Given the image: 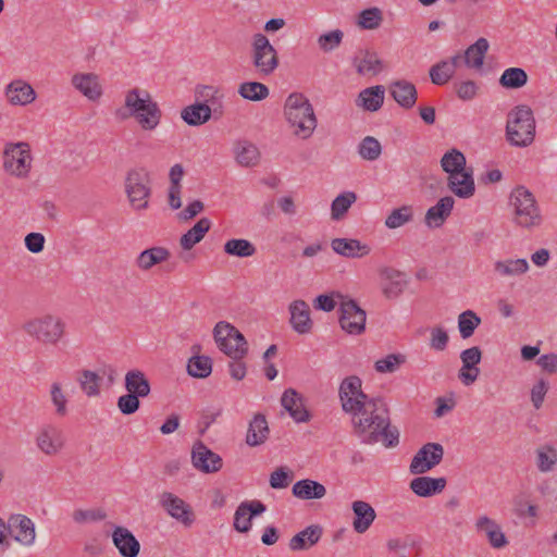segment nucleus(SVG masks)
Segmentation results:
<instances>
[{
    "mask_svg": "<svg viewBox=\"0 0 557 557\" xmlns=\"http://www.w3.org/2000/svg\"><path fill=\"white\" fill-rule=\"evenodd\" d=\"M351 417L352 431L362 443L382 442L385 447H395L399 442L397 428L391 426L387 405L381 398L367 403Z\"/></svg>",
    "mask_w": 557,
    "mask_h": 557,
    "instance_id": "obj_1",
    "label": "nucleus"
},
{
    "mask_svg": "<svg viewBox=\"0 0 557 557\" xmlns=\"http://www.w3.org/2000/svg\"><path fill=\"white\" fill-rule=\"evenodd\" d=\"M284 116L293 135L300 139H309L318 125L313 106L300 92H293L286 98Z\"/></svg>",
    "mask_w": 557,
    "mask_h": 557,
    "instance_id": "obj_2",
    "label": "nucleus"
},
{
    "mask_svg": "<svg viewBox=\"0 0 557 557\" xmlns=\"http://www.w3.org/2000/svg\"><path fill=\"white\" fill-rule=\"evenodd\" d=\"M124 107L127 112L117 111L121 119L133 116L144 131H152L160 123L161 110L146 90L138 88L128 90L125 95Z\"/></svg>",
    "mask_w": 557,
    "mask_h": 557,
    "instance_id": "obj_3",
    "label": "nucleus"
},
{
    "mask_svg": "<svg viewBox=\"0 0 557 557\" xmlns=\"http://www.w3.org/2000/svg\"><path fill=\"white\" fill-rule=\"evenodd\" d=\"M22 330L32 339L44 346H58L66 337L65 320L54 313H44L24 322Z\"/></svg>",
    "mask_w": 557,
    "mask_h": 557,
    "instance_id": "obj_4",
    "label": "nucleus"
},
{
    "mask_svg": "<svg viewBox=\"0 0 557 557\" xmlns=\"http://www.w3.org/2000/svg\"><path fill=\"white\" fill-rule=\"evenodd\" d=\"M512 207V221L521 228L531 231L543 223L540 207L534 195L524 186H517L510 194Z\"/></svg>",
    "mask_w": 557,
    "mask_h": 557,
    "instance_id": "obj_5",
    "label": "nucleus"
},
{
    "mask_svg": "<svg viewBox=\"0 0 557 557\" xmlns=\"http://www.w3.org/2000/svg\"><path fill=\"white\" fill-rule=\"evenodd\" d=\"M506 137L516 147H528L534 141L535 120L529 106H516L508 113Z\"/></svg>",
    "mask_w": 557,
    "mask_h": 557,
    "instance_id": "obj_6",
    "label": "nucleus"
},
{
    "mask_svg": "<svg viewBox=\"0 0 557 557\" xmlns=\"http://www.w3.org/2000/svg\"><path fill=\"white\" fill-rule=\"evenodd\" d=\"M2 161L7 174L18 180L28 178L34 161L30 145L26 141L7 143Z\"/></svg>",
    "mask_w": 557,
    "mask_h": 557,
    "instance_id": "obj_7",
    "label": "nucleus"
},
{
    "mask_svg": "<svg viewBox=\"0 0 557 557\" xmlns=\"http://www.w3.org/2000/svg\"><path fill=\"white\" fill-rule=\"evenodd\" d=\"M250 60L256 73L260 77L272 75L280 64L276 49L269 38L261 34H255L251 41Z\"/></svg>",
    "mask_w": 557,
    "mask_h": 557,
    "instance_id": "obj_8",
    "label": "nucleus"
},
{
    "mask_svg": "<svg viewBox=\"0 0 557 557\" xmlns=\"http://www.w3.org/2000/svg\"><path fill=\"white\" fill-rule=\"evenodd\" d=\"M213 337L220 350L233 360H242L247 355V341L244 335L228 322H218L213 329Z\"/></svg>",
    "mask_w": 557,
    "mask_h": 557,
    "instance_id": "obj_9",
    "label": "nucleus"
},
{
    "mask_svg": "<svg viewBox=\"0 0 557 557\" xmlns=\"http://www.w3.org/2000/svg\"><path fill=\"white\" fill-rule=\"evenodd\" d=\"M125 191L133 209H147L151 194L148 172L144 169L131 170L125 178Z\"/></svg>",
    "mask_w": 557,
    "mask_h": 557,
    "instance_id": "obj_10",
    "label": "nucleus"
},
{
    "mask_svg": "<svg viewBox=\"0 0 557 557\" xmlns=\"http://www.w3.org/2000/svg\"><path fill=\"white\" fill-rule=\"evenodd\" d=\"M338 396L343 411L350 416L360 411L368 405L367 403H371L374 399L363 393L362 382L356 375L347 376L342 381Z\"/></svg>",
    "mask_w": 557,
    "mask_h": 557,
    "instance_id": "obj_11",
    "label": "nucleus"
},
{
    "mask_svg": "<svg viewBox=\"0 0 557 557\" xmlns=\"http://www.w3.org/2000/svg\"><path fill=\"white\" fill-rule=\"evenodd\" d=\"M36 449L46 457L61 455L66 446L64 431L54 423L41 425L34 437Z\"/></svg>",
    "mask_w": 557,
    "mask_h": 557,
    "instance_id": "obj_12",
    "label": "nucleus"
},
{
    "mask_svg": "<svg viewBox=\"0 0 557 557\" xmlns=\"http://www.w3.org/2000/svg\"><path fill=\"white\" fill-rule=\"evenodd\" d=\"M339 325L349 335H360L366 331L367 313L352 299H346L339 294Z\"/></svg>",
    "mask_w": 557,
    "mask_h": 557,
    "instance_id": "obj_13",
    "label": "nucleus"
},
{
    "mask_svg": "<svg viewBox=\"0 0 557 557\" xmlns=\"http://www.w3.org/2000/svg\"><path fill=\"white\" fill-rule=\"evenodd\" d=\"M444 457V448L438 443L424 444L413 456L409 471L412 474H422L441 463Z\"/></svg>",
    "mask_w": 557,
    "mask_h": 557,
    "instance_id": "obj_14",
    "label": "nucleus"
},
{
    "mask_svg": "<svg viewBox=\"0 0 557 557\" xmlns=\"http://www.w3.org/2000/svg\"><path fill=\"white\" fill-rule=\"evenodd\" d=\"M8 533L21 546L32 547L36 543L35 523L25 515L14 513L8 518Z\"/></svg>",
    "mask_w": 557,
    "mask_h": 557,
    "instance_id": "obj_15",
    "label": "nucleus"
},
{
    "mask_svg": "<svg viewBox=\"0 0 557 557\" xmlns=\"http://www.w3.org/2000/svg\"><path fill=\"white\" fill-rule=\"evenodd\" d=\"M159 503L170 517L184 527L188 528L195 522L196 517L191 506L175 494L163 492L160 495Z\"/></svg>",
    "mask_w": 557,
    "mask_h": 557,
    "instance_id": "obj_16",
    "label": "nucleus"
},
{
    "mask_svg": "<svg viewBox=\"0 0 557 557\" xmlns=\"http://www.w3.org/2000/svg\"><path fill=\"white\" fill-rule=\"evenodd\" d=\"M193 466L203 473H215L221 470L223 466L222 458L211 449H209L202 442L194 444L191 449Z\"/></svg>",
    "mask_w": 557,
    "mask_h": 557,
    "instance_id": "obj_17",
    "label": "nucleus"
},
{
    "mask_svg": "<svg viewBox=\"0 0 557 557\" xmlns=\"http://www.w3.org/2000/svg\"><path fill=\"white\" fill-rule=\"evenodd\" d=\"M331 248L335 253L347 259H361L371 252V247L357 238H333Z\"/></svg>",
    "mask_w": 557,
    "mask_h": 557,
    "instance_id": "obj_18",
    "label": "nucleus"
},
{
    "mask_svg": "<svg viewBox=\"0 0 557 557\" xmlns=\"http://www.w3.org/2000/svg\"><path fill=\"white\" fill-rule=\"evenodd\" d=\"M265 506L260 500H247L239 504L234 513V529L240 533H247L251 529L255 516L265 511Z\"/></svg>",
    "mask_w": 557,
    "mask_h": 557,
    "instance_id": "obj_19",
    "label": "nucleus"
},
{
    "mask_svg": "<svg viewBox=\"0 0 557 557\" xmlns=\"http://www.w3.org/2000/svg\"><path fill=\"white\" fill-rule=\"evenodd\" d=\"M281 404L297 423L308 422L311 418L306 409L302 396L294 388H287L281 398Z\"/></svg>",
    "mask_w": 557,
    "mask_h": 557,
    "instance_id": "obj_20",
    "label": "nucleus"
},
{
    "mask_svg": "<svg viewBox=\"0 0 557 557\" xmlns=\"http://www.w3.org/2000/svg\"><path fill=\"white\" fill-rule=\"evenodd\" d=\"M389 94L396 103L409 110L414 107L418 99V91L416 86L406 79H397L389 84Z\"/></svg>",
    "mask_w": 557,
    "mask_h": 557,
    "instance_id": "obj_21",
    "label": "nucleus"
},
{
    "mask_svg": "<svg viewBox=\"0 0 557 557\" xmlns=\"http://www.w3.org/2000/svg\"><path fill=\"white\" fill-rule=\"evenodd\" d=\"M380 276L382 280V293L388 299L397 298L407 285L405 275L393 268L386 267L381 269Z\"/></svg>",
    "mask_w": 557,
    "mask_h": 557,
    "instance_id": "obj_22",
    "label": "nucleus"
},
{
    "mask_svg": "<svg viewBox=\"0 0 557 557\" xmlns=\"http://www.w3.org/2000/svg\"><path fill=\"white\" fill-rule=\"evenodd\" d=\"M270 435V428L264 414L256 413L248 423L245 443L249 447L263 445Z\"/></svg>",
    "mask_w": 557,
    "mask_h": 557,
    "instance_id": "obj_23",
    "label": "nucleus"
},
{
    "mask_svg": "<svg viewBox=\"0 0 557 557\" xmlns=\"http://www.w3.org/2000/svg\"><path fill=\"white\" fill-rule=\"evenodd\" d=\"M5 97L12 106H27L35 101L36 92L25 81L15 79L5 87Z\"/></svg>",
    "mask_w": 557,
    "mask_h": 557,
    "instance_id": "obj_24",
    "label": "nucleus"
},
{
    "mask_svg": "<svg viewBox=\"0 0 557 557\" xmlns=\"http://www.w3.org/2000/svg\"><path fill=\"white\" fill-rule=\"evenodd\" d=\"M72 85L91 101H97L102 95L99 77L94 73L74 74L72 76Z\"/></svg>",
    "mask_w": 557,
    "mask_h": 557,
    "instance_id": "obj_25",
    "label": "nucleus"
},
{
    "mask_svg": "<svg viewBox=\"0 0 557 557\" xmlns=\"http://www.w3.org/2000/svg\"><path fill=\"white\" fill-rule=\"evenodd\" d=\"M447 186L449 190L459 198L468 199L475 193V184L472 171L467 170L455 175H448Z\"/></svg>",
    "mask_w": 557,
    "mask_h": 557,
    "instance_id": "obj_26",
    "label": "nucleus"
},
{
    "mask_svg": "<svg viewBox=\"0 0 557 557\" xmlns=\"http://www.w3.org/2000/svg\"><path fill=\"white\" fill-rule=\"evenodd\" d=\"M290 324L299 334H307L312 329L310 308L304 300H295L289 305Z\"/></svg>",
    "mask_w": 557,
    "mask_h": 557,
    "instance_id": "obj_27",
    "label": "nucleus"
},
{
    "mask_svg": "<svg viewBox=\"0 0 557 557\" xmlns=\"http://www.w3.org/2000/svg\"><path fill=\"white\" fill-rule=\"evenodd\" d=\"M112 540L123 557H137L140 544L128 529L116 527Z\"/></svg>",
    "mask_w": 557,
    "mask_h": 557,
    "instance_id": "obj_28",
    "label": "nucleus"
},
{
    "mask_svg": "<svg viewBox=\"0 0 557 557\" xmlns=\"http://www.w3.org/2000/svg\"><path fill=\"white\" fill-rule=\"evenodd\" d=\"M445 478L417 476L410 482V490L420 497H430L444 491Z\"/></svg>",
    "mask_w": 557,
    "mask_h": 557,
    "instance_id": "obj_29",
    "label": "nucleus"
},
{
    "mask_svg": "<svg viewBox=\"0 0 557 557\" xmlns=\"http://www.w3.org/2000/svg\"><path fill=\"white\" fill-rule=\"evenodd\" d=\"M351 509L355 513L352 521L354 530L360 534L364 533L376 518L375 510L369 503L363 500H355L351 505Z\"/></svg>",
    "mask_w": 557,
    "mask_h": 557,
    "instance_id": "obj_30",
    "label": "nucleus"
},
{
    "mask_svg": "<svg viewBox=\"0 0 557 557\" xmlns=\"http://www.w3.org/2000/svg\"><path fill=\"white\" fill-rule=\"evenodd\" d=\"M171 253L169 249L162 246H154L143 250L135 260V265L141 271H149L154 265L169 260Z\"/></svg>",
    "mask_w": 557,
    "mask_h": 557,
    "instance_id": "obj_31",
    "label": "nucleus"
},
{
    "mask_svg": "<svg viewBox=\"0 0 557 557\" xmlns=\"http://www.w3.org/2000/svg\"><path fill=\"white\" fill-rule=\"evenodd\" d=\"M384 98L385 88L382 85H376L361 90L356 99V104L366 111L375 112L382 108Z\"/></svg>",
    "mask_w": 557,
    "mask_h": 557,
    "instance_id": "obj_32",
    "label": "nucleus"
},
{
    "mask_svg": "<svg viewBox=\"0 0 557 557\" xmlns=\"http://www.w3.org/2000/svg\"><path fill=\"white\" fill-rule=\"evenodd\" d=\"M352 63L360 75H377L383 71V63L373 51L363 50L359 51Z\"/></svg>",
    "mask_w": 557,
    "mask_h": 557,
    "instance_id": "obj_33",
    "label": "nucleus"
},
{
    "mask_svg": "<svg viewBox=\"0 0 557 557\" xmlns=\"http://www.w3.org/2000/svg\"><path fill=\"white\" fill-rule=\"evenodd\" d=\"M292 493L302 500L321 499L326 495V488L318 481L304 479L293 485Z\"/></svg>",
    "mask_w": 557,
    "mask_h": 557,
    "instance_id": "obj_34",
    "label": "nucleus"
},
{
    "mask_svg": "<svg viewBox=\"0 0 557 557\" xmlns=\"http://www.w3.org/2000/svg\"><path fill=\"white\" fill-rule=\"evenodd\" d=\"M321 536L322 528L320 525H309L289 540V548L294 552L309 549L320 541Z\"/></svg>",
    "mask_w": 557,
    "mask_h": 557,
    "instance_id": "obj_35",
    "label": "nucleus"
},
{
    "mask_svg": "<svg viewBox=\"0 0 557 557\" xmlns=\"http://www.w3.org/2000/svg\"><path fill=\"white\" fill-rule=\"evenodd\" d=\"M455 200L450 196L441 198L437 203L431 207L425 214V223L429 226L440 227L450 215Z\"/></svg>",
    "mask_w": 557,
    "mask_h": 557,
    "instance_id": "obj_36",
    "label": "nucleus"
},
{
    "mask_svg": "<svg viewBox=\"0 0 557 557\" xmlns=\"http://www.w3.org/2000/svg\"><path fill=\"white\" fill-rule=\"evenodd\" d=\"M125 389L138 398H145L150 394V383L140 370H131L125 374Z\"/></svg>",
    "mask_w": 557,
    "mask_h": 557,
    "instance_id": "obj_37",
    "label": "nucleus"
},
{
    "mask_svg": "<svg viewBox=\"0 0 557 557\" xmlns=\"http://www.w3.org/2000/svg\"><path fill=\"white\" fill-rule=\"evenodd\" d=\"M76 382L81 391L88 397H98L101 393L102 377L91 370H82L78 372Z\"/></svg>",
    "mask_w": 557,
    "mask_h": 557,
    "instance_id": "obj_38",
    "label": "nucleus"
},
{
    "mask_svg": "<svg viewBox=\"0 0 557 557\" xmlns=\"http://www.w3.org/2000/svg\"><path fill=\"white\" fill-rule=\"evenodd\" d=\"M211 228V221L208 218H201L190 230H188L180 239V245L184 250H190L196 244L200 243L205 235Z\"/></svg>",
    "mask_w": 557,
    "mask_h": 557,
    "instance_id": "obj_39",
    "label": "nucleus"
},
{
    "mask_svg": "<svg viewBox=\"0 0 557 557\" xmlns=\"http://www.w3.org/2000/svg\"><path fill=\"white\" fill-rule=\"evenodd\" d=\"M211 108L206 103H195L187 106L181 112L185 123L190 126H198L207 123L211 119Z\"/></svg>",
    "mask_w": 557,
    "mask_h": 557,
    "instance_id": "obj_40",
    "label": "nucleus"
},
{
    "mask_svg": "<svg viewBox=\"0 0 557 557\" xmlns=\"http://www.w3.org/2000/svg\"><path fill=\"white\" fill-rule=\"evenodd\" d=\"M488 50V41L485 38H479L473 45L465 51L463 62L468 67L481 70L484 64V58Z\"/></svg>",
    "mask_w": 557,
    "mask_h": 557,
    "instance_id": "obj_41",
    "label": "nucleus"
},
{
    "mask_svg": "<svg viewBox=\"0 0 557 557\" xmlns=\"http://www.w3.org/2000/svg\"><path fill=\"white\" fill-rule=\"evenodd\" d=\"M536 468L542 473L554 471L557 466V449L549 444H544L535 449Z\"/></svg>",
    "mask_w": 557,
    "mask_h": 557,
    "instance_id": "obj_42",
    "label": "nucleus"
},
{
    "mask_svg": "<svg viewBox=\"0 0 557 557\" xmlns=\"http://www.w3.org/2000/svg\"><path fill=\"white\" fill-rule=\"evenodd\" d=\"M529 76L521 67L506 69L499 77V85L505 89H520L527 85Z\"/></svg>",
    "mask_w": 557,
    "mask_h": 557,
    "instance_id": "obj_43",
    "label": "nucleus"
},
{
    "mask_svg": "<svg viewBox=\"0 0 557 557\" xmlns=\"http://www.w3.org/2000/svg\"><path fill=\"white\" fill-rule=\"evenodd\" d=\"M466 163L465 154L457 149H450L441 159V166L443 171L449 175L467 171L468 169L466 168Z\"/></svg>",
    "mask_w": 557,
    "mask_h": 557,
    "instance_id": "obj_44",
    "label": "nucleus"
},
{
    "mask_svg": "<svg viewBox=\"0 0 557 557\" xmlns=\"http://www.w3.org/2000/svg\"><path fill=\"white\" fill-rule=\"evenodd\" d=\"M50 400L54 407V413L63 418L69 413L67 403L69 397L67 394L60 382H52L50 385Z\"/></svg>",
    "mask_w": 557,
    "mask_h": 557,
    "instance_id": "obj_45",
    "label": "nucleus"
},
{
    "mask_svg": "<svg viewBox=\"0 0 557 557\" xmlns=\"http://www.w3.org/2000/svg\"><path fill=\"white\" fill-rule=\"evenodd\" d=\"M238 94L246 100L257 102L268 98L270 91L262 83L245 82L238 86Z\"/></svg>",
    "mask_w": 557,
    "mask_h": 557,
    "instance_id": "obj_46",
    "label": "nucleus"
},
{
    "mask_svg": "<svg viewBox=\"0 0 557 557\" xmlns=\"http://www.w3.org/2000/svg\"><path fill=\"white\" fill-rule=\"evenodd\" d=\"M494 269L500 276H513L525 273L529 270V263L525 259H508L496 261Z\"/></svg>",
    "mask_w": 557,
    "mask_h": 557,
    "instance_id": "obj_47",
    "label": "nucleus"
},
{
    "mask_svg": "<svg viewBox=\"0 0 557 557\" xmlns=\"http://www.w3.org/2000/svg\"><path fill=\"white\" fill-rule=\"evenodd\" d=\"M356 200L357 195L354 191H345L338 195L331 205L332 219L335 221L343 219Z\"/></svg>",
    "mask_w": 557,
    "mask_h": 557,
    "instance_id": "obj_48",
    "label": "nucleus"
},
{
    "mask_svg": "<svg viewBox=\"0 0 557 557\" xmlns=\"http://www.w3.org/2000/svg\"><path fill=\"white\" fill-rule=\"evenodd\" d=\"M413 219V209L411 206H403L392 210L385 219V226L394 230L411 222Z\"/></svg>",
    "mask_w": 557,
    "mask_h": 557,
    "instance_id": "obj_49",
    "label": "nucleus"
},
{
    "mask_svg": "<svg viewBox=\"0 0 557 557\" xmlns=\"http://www.w3.org/2000/svg\"><path fill=\"white\" fill-rule=\"evenodd\" d=\"M224 252L230 256L247 258L256 253V247L247 239H230L224 244Z\"/></svg>",
    "mask_w": 557,
    "mask_h": 557,
    "instance_id": "obj_50",
    "label": "nucleus"
},
{
    "mask_svg": "<svg viewBox=\"0 0 557 557\" xmlns=\"http://www.w3.org/2000/svg\"><path fill=\"white\" fill-rule=\"evenodd\" d=\"M187 371L194 377L205 379L211 374L212 361L207 356H194L188 361Z\"/></svg>",
    "mask_w": 557,
    "mask_h": 557,
    "instance_id": "obj_51",
    "label": "nucleus"
},
{
    "mask_svg": "<svg viewBox=\"0 0 557 557\" xmlns=\"http://www.w3.org/2000/svg\"><path fill=\"white\" fill-rule=\"evenodd\" d=\"M480 324L481 318L472 310H466L458 317V329L462 338L472 336Z\"/></svg>",
    "mask_w": 557,
    "mask_h": 557,
    "instance_id": "obj_52",
    "label": "nucleus"
},
{
    "mask_svg": "<svg viewBox=\"0 0 557 557\" xmlns=\"http://www.w3.org/2000/svg\"><path fill=\"white\" fill-rule=\"evenodd\" d=\"M383 22L381 9L373 7L361 11L358 15L357 25L361 29H376Z\"/></svg>",
    "mask_w": 557,
    "mask_h": 557,
    "instance_id": "obj_53",
    "label": "nucleus"
},
{
    "mask_svg": "<svg viewBox=\"0 0 557 557\" xmlns=\"http://www.w3.org/2000/svg\"><path fill=\"white\" fill-rule=\"evenodd\" d=\"M358 152L363 160L374 161L380 158L382 146L375 137L367 136L359 144Z\"/></svg>",
    "mask_w": 557,
    "mask_h": 557,
    "instance_id": "obj_54",
    "label": "nucleus"
},
{
    "mask_svg": "<svg viewBox=\"0 0 557 557\" xmlns=\"http://www.w3.org/2000/svg\"><path fill=\"white\" fill-rule=\"evenodd\" d=\"M344 33L341 29H334L318 37L317 44L322 52H331L342 45Z\"/></svg>",
    "mask_w": 557,
    "mask_h": 557,
    "instance_id": "obj_55",
    "label": "nucleus"
},
{
    "mask_svg": "<svg viewBox=\"0 0 557 557\" xmlns=\"http://www.w3.org/2000/svg\"><path fill=\"white\" fill-rule=\"evenodd\" d=\"M236 160L240 165L252 166L259 160V150L255 145L245 143L237 148Z\"/></svg>",
    "mask_w": 557,
    "mask_h": 557,
    "instance_id": "obj_56",
    "label": "nucleus"
},
{
    "mask_svg": "<svg viewBox=\"0 0 557 557\" xmlns=\"http://www.w3.org/2000/svg\"><path fill=\"white\" fill-rule=\"evenodd\" d=\"M72 518L77 524L102 521L107 518V513L100 508L75 509Z\"/></svg>",
    "mask_w": 557,
    "mask_h": 557,
    "instance_id": "obj_57",
    "label": "nucleus"
},
{
    "mask_svg": "<svg viewBox=\"0 0 557 557\" xmlns=\"http://www.w3.org/2000/svg\"><path fill=\"white\" fill-rule=\"evenodd\" d=\"M453 65L444 61L434 64L430 69V77L433 84L444 85L454 76Z\"/></svg>",
    "mask_w": 557,
    "mask_h": 557,
    "instance_id": "obj_58",
    "label": "nucleus"
},
{
    "mask_svg": "<svg viewBox=\"0 0 557 557\" xmlns=\"http://www.w3.org/2000/svg\"><path fill=\"white\" fill-rule=\"evenodd\" d=\"M405 361H406L405 356H403L400 354H391V355L386 356L385 358L379 359L375 362L374 368L380 373H393Z\"/></svg>",
    "mask_w": 557,
    "mask_h": 557,
    "instance_id": "obj_59",
    "label": "nucleus"
},
{
    "mask_svg": "<svg viewBox=\"0 0 557 557\" xmlns=\"http://www.w3.org/2000/svg\"><path fill=\"white\" fill-rule=\"evenodd\" d=\"M140 406L139 398L134 394H125L119 397L117 399V408L123 414H133L135 413Z\"/></svg>",
    "mask_w": 557,
    "mask_h": 557,
    "instance_id": "obj_60",
    "label": "nucleus"
},
{
    "mask_svg": "<svg viewBox=\"0 0 557 557\" xmlns=\"http://www.w3.org/2000/svg\"><path fill=\"white\" fill-rule=\"evenodd\" d=\"M456 94L463 101L472 100L476 97L479 86L474 81H465L455 85Z\"/></svg>",
    "mask_w": 557,
    "mask_h": 557,
    "instance_id": "obj_61",
    "label": "nucleus"
},
{
    "mask_svg": "<svg viewBox=\"0 0 557 557\" xmlns=\"http://www.w3.org/2000/svg\"><path fill=\"white\" fill-rule=\"evenodd\" d=\"M449 341V336L447 332L441 327H433L431 330V337H430V347L437 351H443L446 349L447 344Z\"/></svg>",
    "mask_w": 557,
    "mask_h": 557,
    "instance_id": "obj_62",
    "label": "nucleus"
},
{
    "mask_svg": "<svg viewBox=\"0 0 557 557\" xmlns=\"http://www.w3.org/2000/svg\"><path fill=\"white\" fill-rule=\"evenodd\" d=\"M548 383L545 380H540L533 385L531 389V401L535 409H540L543 405L544 398L548 392Z\"/></svg>",
    "mask_w": 557,
    "mask_h": 557,
    "instance_id": "obj_63",
    "label": "nucleus"
},
{
    "mask_svg": "<svg viewBox=\"0 0 557 557\" xmlns=\"http://www.w3.org/2000/svg\"><path fill=\"white\" fill-rule=\"evenodd\" d=\"M480 374L478 366L462 362V367L458 372L459 380L467 386L473 384Z\"/></svg>",
    "mask_w": 557,
    "mask_h": 557,
    "instance_id": "obj_64",
    "label": "nucleus"
}]
</instances>
